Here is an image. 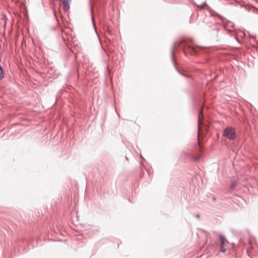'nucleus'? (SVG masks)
Returning <instances> with one entry per match:
<instances>
[{
  "label": "nucleus",
  "mask_w": 258,
  "mask_h": 258,
  "mask_svg": "<svg viewBox=\"0 0 258 258\" xmlns=\"http://www.w3.org/2000/svg\"><path fill=\"white\" fill-rule=\"evenodd\" d=\"M205 5H206V4H204V5H203L202 6H200V8H201V9H203V8H204V6H205Z\"/></svg>",
  "instance_id": "nucleus-8"
},
{
  "label": "nucleus",
  "mask_w": 258,
  "mask_h": 258,
  "mask_svg": "<svg viewBox=\"0 0 258 258\" xmlns=\"http://www.w3.org/2000/svg\"><path fill=\"white\" fill-rule=\"evenodd\" d=\"M4 72L1 67V66H0V80H2L4 78Z\"/></svg>",
  "instance_id": "nucleus-7"
},
{
  "label": "nucleus",
  "mask_w": 258,
  "mask_h": 258,
  "mask_svg": "<svg viewBox=\"0 0 258 258\" xmlns=\"http://www.w3.org/2000/svg\"><path fill=\"white\" fill-rule=\"evenodd\" d=\"M178 73H179V74H181V72H180V71H179V70H178Z\"/></svg>",
  "instance_id": "nucleus-11"
},
{
  "label": "nucleus",
  "mask_w": 258,
  "mask_h": 258,
  "mask_svg": "<svg viewBox=\"0 0 258 258\" xmlns=\"http://www.w3.org/2000/svg\"><path fill=\"white\" fill-rule=\"evenodd\" d=\"M201 116H202V112H200L199 116V119H198V130L200 131V124H201ZM199 135V131H198V136Z\"/></svg>",
  "instance_id": "nucleus-6"
},
{
  "label": "nucleus",
  "mask_w": 258,
  "mask_h": 258,
  "mask_svg": "<svg viewBox=\"0 0 258 258\" xmlns=\"http://www.w3.org/2000/svg\"><path fill=\"white\" fill-rule=\"evenodd\" d=\"M197 217H199V215H197Z\"/></svg>",
  "instance_id": "nucleus-13"
},
{
  "label": "nucleus",
  "mask_w": 258,
  "mask_h": 258,
  "mask_svg": "<svg viewBox=\"0 0 258 258\" xmlns=\"http://www.w3.org/2000/svg\"><path fill=\"white\" fill-rule=\"evenodd\" d=\"M223 135L231 140L235 139L236 137L235 131L231 126H228L225 128Z\"/></svg>",
  "instance_id": "nucleus-2"
},
{
  "label": "nucleus",
  "mask_w": 258,
  "mask_h": 258,
  "mask_svg": "<svg viewBox=\"0 0 258 258\" xmlns=\"http://www.w3.org/2000/svg\"><path fill=\"white\" fill-rule=\"evenodd\" d=\"M179 45H182L183 51L185 54L186 55L197 54L198 53H199L200 51H203L204 50V48L201 47H194L189 44L187 42L185 41L184 40H182L179 42H176L174 44V48H176L177 46Z\"/></svg>",
  "instance_id": "nucleus-1"
},
{
  "label": "nucleus",
  "mask_w": 258,
  "mask_h": 258,
  "mask_svg": "<svg viewBox=\"0 0 258 258\" xmlns=\"http://www.w3.org/2000/svg\"><path fill=\"white\" fill-rule=\"evenodd\" d=\"M178 73H179V74H181V72H180V71H179V70H178Z\"/></svg>",
  "instance_id": "nucleus-10"
},
{
  "label": "nucleus",
  "mask_w": 258,
  "mask_h": 258,
  "mask_svg": "<svg viewBox=\"0 0 258 258\" xmlns=\"http://www.w3.org/2000/svg\"><path fill=\"white\" fill-rule=\"evenodd\" d=\"M237 185V182L235 180H232L230 183L229 188L231 190L233 189Z\"/></svg>",
  "instance_id": "nucleus-5"
},
{
  "label": "nucleus",
  "mask_w": 258,
  "mask_h": 258,
  "mask_svg": "<svg viewBox=\"0 0 258 258\" xmlns=\"http://www.w3.org/2000/svg\"><path fill=\"white\" fill-rule=\"evenodd\" d=\"M220 241H221V251L223 252L226 251L225 247V238L223 235H220Z\"/></svg>",
  "instance_id": "nucleus-3"
},
{
  "label": "nucleus",
  "mask_w": 258,
  "mask_h": 258,
  "mask_svg": "<svg viewBox=\"0 0 258 258\" xmlns=\"http://www.w3.org/2000/svg\"><path fill=\"white\" fill-rule=\"evenodd\" d=\"M176 66H177L176 65H175V66H174L175 68L176 69V70L177 71H178V69L176 68Z\"/></svg>",
  "instance_id": "nucleus-9"
},
{
  "label": "nucleus",
  "mask_w": 258,
  "mask_h": 258,
  "mask_svg": "<svg viewBox=\"0 0 258 258\" xmlns=\"http://www.w3.org/2000/svg\"><path fill=\"white\" fill-rule=\"evenodd\" d=\"M178 73H179V74H181V72H180V71H179V70H178Z\"/></svg>",
  "instance_id": "nucleus-12"
},
{
  "label": "nucleus",
  "mask_w": 258,
  "mask_h": 258,
  "mask_svg": "<svg viewBox=\"0 0 258 258\" xmlns=\"http://www.w3.org/2000/svg\"><path fill=\"white\" fill-rule=\"evenodd\" d=\"M62 1V4L63 6H64V9L65 10H67L69 9V0H61Z\"/></svg>",
  "instance_id": "nucleus-4"
}]
</instances>
